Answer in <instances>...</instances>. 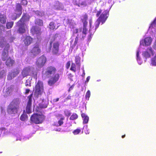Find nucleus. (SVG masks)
Here are the masks:
<instances>
[{"instance_id": "2eb2a0df", "label": "nucleus", "mask_w": 156, "mask_h": 156, "mask_svg": "<svg viewBox=\"0 0 156 156\" xmlns=\"http://www.w3.org/2000/svg\"><path fill=\"white\" fill-rule=\"evenodd\" d=\"M147 51H144L143 53L144 56L146 58H149L151 57V55L150 53L153 55L154 53L153 51L152 50V48L151 47L148 48L147 49Z\"/></svg>"}, {"instance_id": "c85d7f7f", "label": "nucleus", "mask_w": 156, "mask_h": 156, "mask_svg": "<svg viewBox=\"0 0 156 156\" xmlns=\"http://www.w3.org/2000/svg\"><path fill=\"white\" fill-rule=\"evenodd\" d=\"M19 14L16 12L13 13L12 15V20H16L17 18H19L21 15H19V16L18 15Z\"/></svg>"}, {"instance_id": "423d86ee", "label": "nucleus", "mask_w": 156, "mask_h": 156, "mask_svg": "<svg viewBox=\"0 0 156 156\" xmlns=\"http://www.w3.org/2000/svg\"><path fill=\"white\" fill-rule=\"evenodd\" d=\"M41 49L39 43H36L33 45L30 52L34 56H36L41 52Z\"/></svg>"}, {"instance_id": "0eeeda50", "label": "nucleus", "mask_w": 156, "mask_h": 156, "mask_svg": "<svg viewBox=\"0 0 156 156\" xmlns=\"http://www.w3.org/2000/svg\"><path fill=\"white\" fill-rule=\"evenodd\" d=\"M56 69L54 67L52 66L48 67L46 69L44 74L47 77H49L52 74H55L56 71Z\"/></svg>"}, {"instance_id": "052dcab7", "label": "nucleus", "mask_w": 156, "mask_h": 156, "mask_svg": "<svg viewBox=\"0 0 156 156\" xmlns=\"http://www.w3.org/2000/svg\"><path fill=\"white\" fill-rule=\"evenodd\" d=\"M47 107V105H46L45 106H41V107L42 108H46Z\"/></svg>"}, {"instance_id": "393cba45", "label": "nucleus", "mask_w": 156, "mask_h": 156, "mask_svg": "<svg viewBox=\"0 0 156 156\" xmlns=\"http://www.w3.org/2000/svg\"><path fill=\"white\" fill-rule=\"evenodd\" d=\"M20 72V70L19 69L17 68L13 69L11 72V73L12 74L13 77H15L19 74Z\"/></svg>"}, {"instance_id": "0e129e2a", "label": "nucleus", "mask_w": 156, "mask_h": 156, "mask_svg": "<svg viewBox=\"0 0 156 156\" xmlns=\"http://www.w3.org/2000/svg\"><path fill=\"white\" fill-rule=\"evenodd\" d=\"M139 52H137V53H136V56H137V57H138L139 56Z\"/></svg>"}, {"instance_id": "338daca9", "label": "nucleus", "mask_w": 156, "mask_h": 156, "mask_svg": "<svg viewBox=\"0 0 156 156\" xmlns=\"http://www.w3.org/2000/svg\"><path fill=\"white\" fill-rule=\"evenodd\" d=\"M86 134H89V132H88V131H87V132H86Z\"/></svg>"}, {"instance_id": "ea45409f", "label": "nucleus", "mask_w": 156, "mask_h": 156, "mask_svg": "<svg viewBox=\"0 0 156 156\" xmlns=\"http://www.w3.org/2000/svg\"><path fill=\"white\" fill-rule=\"evenodd\" d=\"M65 115L66 116H69L71 115V113L69 111L67 110H65L64 112Z\"/></svg>"}, {"instance_id": "79ce46f5", "label": "nucleus", "mask_w": 156, "mask_h": 156, "mask_svg": "<svg viewBox=\"0 0 156 156\" xmlns=\"http://www.w3.org/2000/svg\"><path fill=\"white\" fill-rule=\"evenodd\" d=\"M71 62L70 61H68L66 64V67L67 69H68L70 66Z\"/></svg>"}, {"instance_id": "774afa93", "label": "nucleus", "mask_w": 156, "mask_h": 156, "mask_svg": "<svg viewBox=\"0 0 156 156\" xmlns=\"http://www.w3.org/2000/svg\"><path fill=\"white\" fill-rule=\"evenodd\" d=\"M156 21V19H155V20H154V22H155Z\"/></svg>"}, {"instance_id": "f704fd0d", "label": "nucleus", "mask_w": 156, "mask_h": 156, "mask_svg": "<svg viewBox=\"0 0 156 156\" xmlns=\"http://www.w3.org/2000/svg\"><path fill=\"white\" fill-rule=\"evenodd\" d=\"M151 64L153 66H156V55L155 56L154 58L152 59Z\"/></svg>"}, {"instance_id": "6ab92c4d", "label": "nucleus", "mask_w": 156, "mask_h": 156, "mask_svg": "<svg viewBox=\"0 0 156 156\" xmlns=\"http://www.w3.org/2000/svg\"><path fill=\"white\" fill-rule=\"evenodd\" d=\"M80 58L79 56H76L75 57V62L76 65L77 70H80Z\"/></svg>"}, {"instance_id": "39448f33", "label": "nucleus", "mask_w": 156, "mask_h": 156, "mask_svg": "<svg viewBox=\"0 0 156 156\" xmlns=\"http://www.w3.org/2000/svg\"><path fill=\"white\" fill-rule=\"evenodd\" d=\"M30 32L33 35H35L38 38L42 34L41 29L37 26H33L30 30Z\"/></svg>"}, {"instance_id": "6e6d98bb", "label": "nucleus", "mask_w": 156, "mask_h": 156, "mask_svg": "<svg viewBox=\"0 0 156 156\" xmlns=\"http://www.w3.org/2000/svg\"><path fill=\"white\" fill-rule=\"evenodd\" d=\"M59 98H56L55 99H54V101L55 102H56L58 101H59Z\"/></svg>"}, {"instance_id": "864d4df0", "label": "nucleus", "mask_w": 156, "mask_h": 156, "mask_svg": "<svg viewBox=\"0 0 156 156\" xmlns=\"http://www.w3.org/2000/svg\"><path fill=\"white\" fill-rule=\"evenodd\" d=\"M90 76H88L86 80V81L85 82H88L89 81V80H90Z\"/></svg>"}, {"instance_id": "bf43d9fd", "label": "nucleus", "mask_w": 156, "mask_h": 156, "mask_svg": "<svg viewBox=\"0 0 156 156\" xmlns=\"http://www.w3.org/2000/svg\"><path fill=\"white\" fill-rule=\"evenodd\" d=\"M85 72H84V71L83 70V74H82V76L84 77V76H85Z\"/></svg>"}, {"instance_id": "dca6fc26", "label": "nucleus", "mask_w": 156, "mask_h": 156, "mask_svg": "<svg viewBox=\"0 0 156 156\" xmlns=\"http://www.w3.org/2000/svg\"><path fill=\"white\" fill-rule=\"evenodd\" d=\"M33 39L29 36H27L25 38L24 42L26 46H28L31 44L33 42Z\"/></svg>"}, {"instance_id": "69168bd1", "label": "nucleus", "mask_w": 156, "mask_h": 156, "mask_svg": "<svg viewBox=\"0 0 156 156\" xmlns=\"http://www.w3.org/2000/svg\"><path fill=\"white\" fill-rule=\"evenodd\" d=\"M125 136H126L125 134L123 135L122 136V138H124L125 137Z\"/></svg>"}, {"instance_id": "bb28decb", "label": "nucleus", "mask_w": 156, "mask_h": 156, "mask_svg": "<svg viewBox=\"0 0 156 156\" xmlns=\"http://www.w3.org/2000/svg\"><path fill=\"white\" fill-rule=\"evenodd\" d=\"M8 55V51L4 50L2 53V60L3 61H5Z\"/></svg>"}, {"instance_id": "20e7f679", "label": "nucleus", "mask_w": 156, "mask_h": 156, "mask_svg": "<svg viewBox=\"0 0 156 156\" xmlns=\"http://www.w3.org/2000/svg\"><path fill=\"white\" fill-rule=\"evenodd\" d=\"M34 96L37 98L41 96L44 91V87L42 82L38 80L34 90Z\"/></svg>"}, {"instance_id": "680f3d73", "label": "nucleus", "mask_w": 156, "mask_h": 156, "mask_svg": "<svg viewBox=\"0 0 156 156\" xmlns=\"http://www.w3.org/2000/svg\"><path fill=\"white\" fill-rule=\"evenodd\" d=\"M78 33V30L77 29H76V33Z\"/></svg>"}, {"instance_id": "a18cd8bd", "label": "nucleus", "mask_w": 156, "mask_h": 156, "mask_svg": "<svg viewBox=\"0 0 156 156\" xmlns=\"http://www.w3.org/2000/svg\"><path fill=\"white\" fill-rule=\"evenodd\" d=\"M102 10L101 9H100L99 11H98L96 14V16L98 17L99 16L100 14L102 13Z\"/></svg>"}, {"instance_id": "f8f14e48", "label": "nucleus", "mask_w": 156, "mask_h": 156, "mask_svg": "<svg viewBox=\"0 0 156 156\" xmlns=\"http://www.w3.org/2000/svg\"><path fill=\"white\" fill-rule=\"evenodd\" d=\"M59 43L58 41H56L53 44L52 53L53 55H59L58 53Z\"/></svg>"}, {"instance_id": "3c124183", "label": "nucleus", "mask_w": 156, "mask_h": 156, "mask_svg": "<svg viewBox=\"0 0 156 156\" xmlns=\"http://www.w3.org/2000/svg\"><path fill=\"white\" fill-rule=\"evenodd\" d=\"M14 38L13 37H10V39H9V42H12L13 41Z\"/></svg>"}, {"instance_id": "5fc2aeb1", "label": "nucleus", "mask_w": 156, "mask_h": 156, "mask_svg": "<svg viewBox=\"0 0 156 156\" xmlns=\"http://www.w3.org/2000/svg\"><path fill=\"white\" fill-rule=\"evenodd\" d=\"M153 48L156 50V42L154 43L153 46Z\"/></svg>"}, {"instance_id": "58836bf2", "label": "nucleus", "mask_w": 156, "mask_h": 156, "mask_svg": "<svg viewBox=\"0 0 156 156\" xmlns=\"http://www.w3.org/2000/svg\"><path fill=\"white\" fill-rule=\"evenodd\" d=\"M13 88L12 87H9L7 88L8 90L7 91V94H10V93L12 92L13 90Z\"/></svg>"}, {"instance_id": "ddd939ff", "label": "nucleus", "mask_w": 156, "mask_h": 156, "mask_svg": "<svg viewBox=\"0 0 156 156\" xmlns=\"http://www.w3.org/2000/svg\"><path fill=\"white\" fill-rule=\"evenodd\" d=\"M46 62V58L44 55H42L37 60V64L38 66L43 67Z\"/></svg>"}, {"instance_id": "f3484780", "label": "nucleus", "mask_w": 156, "mask_h": 156, "mask_svg": "<svg viewBox=\"0 0 156 156\" xmlns=\"http://www.w3.org/2000/svg\"><path fill=\"white\" fill-rule=\"evenodd\" d=\"M88 16L87 13L82 15L81 16V21L83 23V25H87L88 22L87 20H88Z\"/></svg>"}, {"instance_id": "b1692460", "label": "nucleus", "mask_w": 156, "mask_h": 156, "mask_svg": "<svg viewBox=\"0 0 156 156\" xmlns=\"http://www.w3.org/2000/svg\"><path fill=\"white\" fill-rule=\"evenodd\" d=\"M14 62V61L11 59L9 57L6 60L5 62V64L8 66H13Z\"/></svg>"}, {"instance_id": "a211bd4d", "label": "nucleus", "mask_w": 156, "mask_h": 156, "mask_svg": "<svg viewBox=\"0 0 156 156\" xmlns=\"http://www.w3.org/2000/svg\"><path fill=\"white\" fill-rule=\"evenodd\" d=\"M22 7L20 3H17L16 5V9L15 10V12H17L19 14L21 15L22 13Z\"/></svg>"}, {"instance_id": "13d9d810", "label": "nucleus", "mask_w": 156, "mask_h": 156, "mask_svg": "<svg viewBox=\"0 0 156 156\" xmlns=\"http://www.w3.org/2000/svg\"><path fill=\"white\" fill-rule=\"evenodd\" d=\"M61 130V128H59L58 129H56L55 130L56 131H60Z\"/></svg>"}, {"instance_id": "412c9836", "label": "nucleus", "mask_w": 156, "mask_h": 156, "mask_svg": "<svg viewBox=\"0 0 156 156\" xmlns=\"http://www.w3.org/2000/svg\"><path fill=\"white\" fill-rule=\"evenodd\" d=\"M81 116L83 119V124H85L87 123L89 121V117L86 115L84 113H82L81 114Z\"/></svg>"}, {"instance_id": "473e14b6", "label": "nucleus", "mask_w": 156, "mask_h": 156, "mask_svg": "<svg viewBox=\"0 0 156 156\" xmlns=\"http://www.w3.org/2000/svg\"><path fill=\"white\" fill-rule=\"evenodd\" d=\"M76 65L74 63H72L71 66L70 68V70L73 72H75L76 71Z\"/></svg>"}, {"instance_id": "4be33fe9", "label": "nucleus", "mask_w": 156, "mask_h": 156, "mask_svg": "<svg viewBox=\"0 0 156 156\" xmlns=\"http://www.w3.org/2000/svg\"><path fill=\"white\" fill-rule=\"evenodd\" d=\"M87 25H83V29L82 32V35L81 36V38L83 39L86 37V35L88 31L87 29Z\"/></svg>"}, {"instance_id": "a19ab883", "label": "nucleus", "mask_w": 156, "mask_h": 156, "mask_svg": "<svg viewBox=\"0 0 156 156\" xmlns=\"http://www.w3.org/2000/svg\"><path fill=\"white\" fill-rule=\"evenodd\" d=\"M90 91L89 90H88L87 91V92L86 93V94L85 97H86V98L87 99V98H88V99L90 97Z\"/></svg>"}, {"instance_id": "7ed1b4c3", "label": "nucleus", "mask_w": 156, "mask_h": 156, "mask_svg": "<svg viewBox=\"0 0 156 156\" xmlns=\"http://www.w3.org/2000/svg\"><path fill=\"white\" fill-rule=\"evenodd\" d=\"M45 116L43 114H38L37 113H34L30 117V121L33 123L36 124L41 123L44 120Z\"/></svg>"}, {"instance_id": "09e8293b", "label": "nucleus", "mask_w": 156, "mask_h": 156, "mask_svg": "<svg viewBox=\"0 0 156 156\" xmlns=\"http://www.w3.org/2000/svg\"><path fill=\"white\" fill-rule=\"evenodd\" d=\"M28 100L27 104L32 105V98H28Z\"/></svg>"}, {"instance_id": "5701e85b", "label": "nucleus", "mask_w": 156, "mask_h": 156, "mask_svg": "<svg viewBox=\"0 0 156 156\" xmlns=\"http://www.w3.org/2000/svg\"><path fill=\"white\" fill-rule=\"evenodd\" d=\"M6 16L5 15L0 13V22L2 24H5L6 22Z\"/></svg>"}, {"instance_id": "7c9ffc66", "label": "nucleus", "mask_w": 156, "mask_h": 156, "mask_svg": "<svg viewBox=\"0 0 156 156\" xmlns=\"http://www.w3.org/2000/svg\"><path fill=\"white\" fill-rule=\"evenodd\" d=\"M14 24L13 22H8L6 23V27L7 29L11 28L13 26Z\"/></svg>"}, {"instance_id": "cd10ccee", "label": "nucleus", "mask_w": 156, "mask_h": 156, "mask_svg": "<svg viewBox=\"0 0 156 156\" xmlns=\"http://www.w3.org/2000/svg\"><path fill=\"white\" fill-rule=\"evenodd\" d=\"M31 105L27 104L26 107V113L30 114L31 113Z\"/></svg>"}, {"instance_id": "f257e3e1", "label": "nucleus", "mask_w": 156, "mask_h": 156, "mask_svg": "<svg viewBox=\"0 0 156 156\" xmlns=\"http://www.w3.org/2000/svg\"><path fill=\"white\" fill-rule=\"evenodd\" d=\"M30 15L26 13H23L20 19L16 23V25L18 27L17 32L20 34L25 33L26 32L28 23L30 19Z\"/></svg>"}, {"instance_id": "4d7b16f0", "label": "nucleus", "mask_w": 156, "mask_h": 156, "mask_svg": "<svg viewBox=\"0 0 156 156\" xmlns=\"http://www.w3.org/2000/svg\"><path fill=\"white\" fill-rule=\"evenodd\" d=\"M32 96H33V94H30L29 96H28V98H32Z\"/></svg>"}, {"instance_id": "9b49d317", "label": "nucleus", "mask_w": 156, "mask_h": 156, "mask_svg": "<svg viewBox=\"0 0 156 156\" xmlns=\"http://www.w3.org/2000/svg\"><path fill=\"white\" fill-rule=\"evenodd\" d=\"M34 68L28 66L23 69L21 72V74L23 77H25L29 75V73L33 70Z\"/></svg>"}, {"instance_id": "603ef678", "label": "nucleus", "mask_w": 156, "mask_h": 156, "mask_svg": "<svg viewBox=\"0 0 156 156\" xmlns=\"http://www.w3.org/2000/svg\"><path fill=\"white\" fill-rule=\"evenodd\" d=\"M74 86L73 85L70 87L69 90V91H70L71 90H72L73 89L74 87Z\"/></svg>"}, {"instance_id": "49530a36", "label": "nucleus", "mask_w": 156, "mask_h": 156, "mask_svg": "<svg viewBox=\"0 0 156 156\" xmlns=\"http://www.w3.org/2000/svg\"><path fill=\"white\" fill-rule=\"evenodd\" d=\"M9 47H10V45H9V44L8 43L6 45L5 47L4 50L8 51L9 49Z\"/></svg>"}, {"instance_id": "c9c22d12", "label": "nucleus", "mask_w": 156, "mask_h": 156, "mask_svg": "<svg viewBox=\"0 0 156 156\" xmlns=\"http://www.w3.org/2000/svg\"><path fill=\"white\" fill-rule=\"evenodd\" d=\"M14 77H13V76L11 72H9L7 75V79L8 80H11Z\"/></svg>"}, {"instance_id": "6e6552de", "label": "nucleus", "mask_w": 156, "mask_h": 156, "mask_svg": "<svg viewBox=\"0 0 156 156\" xmlns=\"http://www.w3.org/2000/svg\"><path fill=\"white\" fill-rule=\"evenodd\" d=\"M108 15V12L106 11H103L97 19L98 21H100L102 24H103L106 20Z\"/></svg>"}, {"instance_id": "4468645a", "label": "nucleus", "mask_w": 156, "mask_h": 156, "mask_svg": "<svg viewBox=\"0 0 156 156\" xmlns=\"http://www.w3.org/2000/svg\"><path fill=\"white\" fill-rule=\"evenodd\" d=\"M152 41V39L151 37H147L145 38L144 39H142L140 41V44L143 46H149L151 44Z\"/></svg>"}, {"instance_id": "aec40b11", "label": "nucleus", "mask_w": 156, "mask_h": 156, "mask_svg": "<svg viewBox=\"0 0 156 156\" xmlns=\"http://www.w3.org/2000/svg\"><path fill=\"white\" fill-rule=\"evenodd\" d=\"M64 120V117H61L58 122H55L53 124V126L58 127L62 126L63 124V121Z\"/></svg>"}, {"instance_id": "2f4dec72", "label": "nucleus", "mask_w": 156, "mask_h": 156, "mask_svg": "<svg viewBox=\"0 0 156 156\" xmlns=\"http://www.w3.org/2000/svg\"><path fill=\"white\" fill-rule=\"evenodd\" d=\"M78 118L77 115L76 113H73L70 117L69 119L70 120H73L77 119Z\"/></svg>"}, {"instance_id": "37998d69", "label": "nucleus", "mask_w": 156, "mask_h": 156, "mask_svg": "<svg viewBox=\"0 0 156 156\" xmlns=\"http://www.w3.org/2000/svg\"><path fill=\"white\" fill-rule=\"evenodd\" d=\"M25 86L26 87H30L31 86L30 82V81H28L27 80H26L25 83Z\"/></svg>"}, {"instance_id": "4c0bfd02", "label": "nucleus", "mask_w": 156, "mask_h": 156, "mask_svg": "<svg viewBox=\"0 0 156 156\" xmlns=\"http://www.w3.org/2000/svg\"><path fill=\"white\" fill-rule=\"evenodd\" d=\"M79 37H81L80 35L79 36V34H78L77 36L76 37V38H75L74 44V45H76L77 44L78 42Z\"/></svg>"}, {"instance_id": "c03bdc74", "label": "nucleus", "mask_w": 156, "mask_h": 156, "mask_svg": "<svg viewBox=\"0 0 156 156\" xmlns=\"http://www.w3.org/2000/svg\"><path fill=\"white\" fill-rule=\"evenodd\" d=\"M100 23L101 22L100 21H98V20H97L96 21V23L95 24V27L96 29H97Z\"/></svg>"}, {"instance_id": "1a4fd4ad", "label": "nucleus", "mask_w": 156, "mask_h": 156, "mask_svg": "<svg viewBox=\"0 0 156 156\" xmlns=\"http://www.w3.org/2000/svg\"><path fill=\"white\" fill-rule=\"evenodd\" d=\"M59 74L56 73L51 77L48 81V84L50 86H52L56 83L59 79Z\"/></svg>"}, {"instance_id": "f03ea898", "label": "nucleus", "mask_w": 156, "mask_h": 156, "mask_svg": "<svg viewBox=\"0 0 156 156\" xmlns=\"http://www.w3.org/2000/svg\"><path fill=\"white\" fill-rule=\"evenodd\" d=\"M19 101L16 99H14L8 106L7 112L9 114H15L17 113L20 109Z\"/></svg>"}, {"instance_id": "a878e982", "label": "nucleus", "mask_w": 156, "mask_h": 156, "mask_svg": "<svg viewBox=\"0 0 156 156\" xmlns=\"http://www.w3.org/2000/svg\"><path fill=\"white\" fill-rule=\"evenodd\" d=\"M28 119V116L26 113L25 110L23 111V113L20 116V119L22 121H24Z\"/></svg>"}, {"instance_id": "e433bc0d", "label": "nucleus", "mask_w": 156, "mask_h": 156, "mask_svg": "<svg viewBox=\"0 0 156 156\" xmlns=\"http://www.w3.org/2000/svg\"><path fill=\"white\" fill-rule=\"evenodd\" d=\"M81 131L80 129H77L74 130L73 132L74 135H76L79 134L80 132Z\"/></svg>"}, {"instance_id": "c756f323", "label": "nucleus", "mask_w": 156, "mask_h": 156, "mask_svg": "<svg viewBox=\"0 0 156 156\" xmlns=\"http://www.w3.org/2000/svg\"><path fill=\"white\" fill-rule=\"evenodd\" d=\"M35 23V24L40 26H42L43 25V20L41 19H38L36 20Z\"/></svg>"}, {"instance_id": "e2e57ef3", "label": "nucleus", "mask_w": 156, "mask_h": 156, "mask_svg": "<svg viewBox=\"0 0 156 156\" xmlns=\"http://www.w3.org/2000/svg\"><path fill=\"white\" fill-rule=\"evenodd\" d=\"M71 97L70 96H68L67 97V98L68 99H70Z\"/></svg>"}, {"instance_id": "72a5a7b5", "label": "nucleus", "mask_w": 156, "mask_h": 156, "mask_svg": "<svg viewBox=\"0 0 156 156\" xmlns=\"http://www.w3.org/2000/svg\"><path fill=\"white\" fill-rule=\"evenodd\" d=\"M6 70L3 69L0 71V77L2 78L3 76L5 75L6 73Z\"/></svg>"}, {"instance_id": "9d476101", "label": "nucleus", "mask_w": 156, "mask_h": 156, "mask_svg": "<svg viewBox=\"0 0 156 156\" xmlns=\"http://www.w3.org/2000/svg\"><path fill=\"white\" fill-rule=\"evenodd\" d=\"M49 29L51 30H56L60 26V23L58 20H56L54 21H52L49 24Z\"/></svg>"}, {"instance_id": "8fccbe9b", "label": "nucleus", "mask_w": 156, "mask_h": 156, "mask_svg": "<svg viewBox=\"0 0 156 156\" xmlns=\"http://www.w3.org/2000/svg\"><path fill=\"white\" fill-rule=\"evenodd\" d=\"M30 91V90L29 89H27L25 90V94H28Z\"/></svg>"}, {"instance_id": "de8ad7c7", "label": "nucleus", "mask_w": 156, "mask_h": 156, "mask_svg": "<svg viewBox=\"0 0 156 156\" xmlns=\"http://www.w3.org/2000/svg\"><path fill=\"white\" fill-rule=\"evenodd\" d=\"M21 4L23 5H26L27 4V2L26 0H22L21 2Z\"/></svg>"}]
</instances>
